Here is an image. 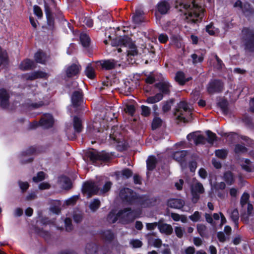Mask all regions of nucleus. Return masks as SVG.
I'll list each match as a JSON object with an SVG mask.
<instances>
[{
    "instance_id": "nucleus-1",
    "label": "nucleus",
    "mask_w": 254,
    "mask_h": 254,
    "mask_svg": "<svg viewBox=\"0 0 254 254\" xmlns=\"http://www.w3.org/2000/svg\"><path fill=\"white\" fill-rule=\"evenodd\" d=\"M176 8L187 22L194 23L203 16V8L195 3V0H176Z\"/></svg>"
},
{
    "instance_id": "nucleus-2",
    "label": "nucleus",
    "mask_w": 254,
    "mask_h": 254,
    "mask_svg": "<svg viewBox=\"0 0 254 254\" xmlns=\"http://www.w3.org/2000/svg\"><path fill=\"white\" fill-rule=\"evenodd\" d=\"M111 44L112 46L120 47L118 48V51L120 53L123 51L121 48H125L127 53V60L129 63H131L132 59L129 61L130 56H134L137 55L138 52L136 46L128 36L117 37L111 41Z\"/></svg>"
},
{
    "instance_id": "nucleus-3",
    "label": "nucleus",
    "mask_w": 254,
    "mask_h": 254,
    "mask_svg": "<svg viewBox=\"0 0 254 254\" xmlns=\"http://www.w3.org/2000/svg\"><path fill=\"white\" fill-rule=\"evenodd\" d=\"M155 86L161 92L155 95L149 97L147 98V101L149 103H155L158 102L163 99V95H169L170 93L172 86L165 79L155 84Z\"/></svg>"
},
{
    "instance_id": "nucleus-4",
    "label": "nucleus",
    "mask_w": 254,
    "mask_h": 254,
    "mask_svg": "<svg viewBox=\"0 0 254 254\" xmlns=\"http://www.w3.org/2000/svg\"><path fill=\"white\" fill-rule=\"evenodd\" d=\"M85 155L93 163H96L98 161L108 162L112 159L111 155L104 150L100 152L92 149V151H87Z\"/></svg>"
},
{
    "instance_id": "nucleus-5",
    "label": "nucleus",
    "mask_w": 254,
    "mask_h": 254,
    "mask_svg": "<svg viewBox=\"0 0 254 254\" xmlns=\"http://www.w3.org/2000/svg\"><path fill=\"white\" fill-rule=\"evenodd\" d=\"M120 197L124 203L128 205L133 204L139 198L132 190L127 188L120 190Z\"/></svg>"
},
{
    "instance_id": "nucleus-6",
    "label": "nucleus",
    "mask_w": 254,
    "mask_h": 254,
    "mask_svg": "<svg viewBox=\"0 0 254 254\" xmlns=\"http://www.w3.org/2000/svg\"><path fill=\"white\" fill-rule=\"evenodd\" d=\"M99 190V184L98 182H86L83 184L82 189V193L86 194L88 197L97 194Z\"/></svg>"
},
{
    "instance_id": "nucleus-7",
    "label": "nucleus",
    "mask_w": 254,
    "mask_h": 254,
    "mask_svg": "<svg viewBox=\"0 0 254 254\" xmlns=\"http://www.w3.org/2000/svg\"><path fill=\"white\" fill-rule=\"evenodd\" d=\"M242 34L246 41V48L251 51H254V30L245 28L242 30Z\"/></svg>"
},
{
    "instance_id": "nucleus-8",
    "label": "nucleus",
    "mask_w": 254,
    "mask_h": 254,
    "mask_svg": "<svg viewBox=\"0 0 254 254\" xmlns=\"http://www.w3.org/2000/svg\"><path fill=\"white\" fill-rule=\"evenodd\" d=\"M190 191L192 195V201L195 203L199 199L200 194L204 192V189L202 184L197 182L191 186Z\"/></svg>"
},
{
    "instance_id": "nucleus-9",
    "label": "nucleus",
    "mask_w": 254,
    "mask_h": 254,
    "mask_svg": "<svg viewBox=\"0 0 254 254\" xmlns=\"http://www.w3.org/2000/svg\"><path fill=\"white\" fill-rule=\"evenodd\" d=\"M95 116V122H110L117 119L118 112H99Z\"/></svg>"
},
{
    "instance_id": "nucleus-10",
    "label": "nucleus",
    "mask_w": 254,
    "mask_h": 254,
    "mask_svg": "<svg viewBox=\"0 0 254 254\" xmlns=\"http://www.w3.org/2000/svg\"><path fill=\"white\" fill-rule=\"evenodd\" d=\"M129 209L124 212L122 216V219H124L127 223L133 222L136 218H138L141 214V211L139 209L132 210L130 207H126Z\"/></svg>"
},
{
    "instance_id": "nucleus-11",
    "label": "nucleus",
    "mask_w": 254,
    "mask_h": 254,
    "mask_svg": "<svg viewBox=\"0 0 254 254\" xmlns=\"http://www.w3.org/2000/svg\"><path fill=\"white\" fill-rule=\"evenodd\" d=\"M71 101L74 107H79V110H85V106L83 105L82 93L81 91H76L73 93Z\"/></svg>"
},
{
    "instance_id": "nucleus-12",
    "label": "nucleus",
    "mask_w": 254,
    "mask_h": 254,
    "mask_svg": "<svg viewBox=\"0 0 254 254\" xmlns=\"http://www.w3.org/2000/svg\"><path fill=\"white\" fill-rule=\"evenodd\" d=\"M159 197L157 196L150 197L149 195H144L140 196L138 200L140 204L144 207H150L155 206Z\"/></svg>"
},
{
    "instance_id": "nucleus-13",
    "label": "nucleus",
    "mask_w": 254,
    "mask_h": 254,
    "mask_svg": "<svg viewBox=\"0 0 254 254\" xmlns=\"http://www.w3.org/2000/svg\"><path fill=\"white\" fill-rule=\"evenodd\" d=\"M189 154L188 150H180L174 152L172 157L176 161L178 162L181 166L186 165L187 156Z\"/></svg>"
},
{
    "instance_id": "nucleus-14",
    "label": "nucleus",
    "mask_w": 254,
    "mask_h": 254,
    "mask_svg": "<svg viewBox=\"0 0 254 254\" xmlns=\"http://www.w3.org/2000/svg\"><path fill=\"white\" fill-rule=\"evenodd\" d=\"M223 84L219 81L214 80L211 81L207 85V91L210 94L221 92L223 89Z\"/></svg>"
},
{
    "instance_id": "nucleus-15",
    "label": "nucleus",
    "mask_w": 254,
    "mask_h": 254,
    "mask_svg": "<svg viewBox=\"0 0 254 254\" xmlns=\"http://www.w3.org/2000/svg\"><path fill=\"white\" fill-rule=\"evenodd\" d=\"M81 70V66L78 63L72 64L67 66L65 69L66 75L70 78L78 75Z\"/></svg>"
},
{
    "instance_id": "nucleus-16",
    "label": "nucleus",
    "mask_w": 254,
    "mask_h": 254,
    "mask_svg": "<svg viewBox=\"0 0 254 254\" xmlns=\"http://www.w3.org/2000/svg\"><path fill=\"white\" fill-rule=\"evenodd\" d=\"M44 116L40 120V126L45 128H49L53 127L54 120L53 116L49 113H46Z\"/></svg>"
},
{
    "instance_id": "nucleus-17",
    "label": "nucleus",
    "mask_w": 254,
    "mask_h": 254,
    "mask_svg": "<svg viewBox=\"0 0 254 254\" xmlns=\"http://www.w3.org/2000/svg\"><path fill=\"white\" fill-rule=\"evenodd\" d=\"M72 125L75 133H81L84 128L83 119L79 116H74L72 119Z\"/></svg>"
},
{
    "instance_id": "nucleus-18",
    "label": "nucleus",
    "mask_w": 254,
    "mask_h": 254,
    "mask_svg": "<svg viewBox=\"0 0 254 254\" xmlns=\"http://www.w3.org/2000/svg\"><path fill=\"white\" fill-rule=\"evenodd\" d=\"M97 63L99 64L102 67L106 70L114 69L118 64L117 61L114 59L100 61Z\"/></svg>"
},
{
    "instance_id": "nucleus-19",
    "label": "nucleus",
    "mask_w": 254,
    "mask_h": 254,
    "mask_svg": "<svg viewBox=\"0 0 254 254\" xmlns=\"http://www.w3.org/2000/svg\"><path fill=\"white\" fill-rule=\"evenodd\" d=\"M9 94L4 89H0V106L3 109L8 105Z\"/></svg>"
},
{
    "instance_id": "nucleus-20",
    "label": "nucleus",
    "mask_w": 254,
    "mask_h": 254,
    "mask_svg": "<svg viewBox=\"0 0 254 254\" xmlns=\"http://www.w3.org/2000/svg\"><path fill=\"white\" fill-rule=\"evenodd\" d=\"M157 10L162 14H166L170 8V4L167 0H161L157 4Z\"/></svg>"
},
{
    "instance_id": "nucleus-21",
    "label": "nucleus",
    "mask_w": 254,
    "mask_h": 254,
    "mask_svg": "<svg viewBox=\"0 0 254 254\" xmlns=\"http://www.w3.org/2000/svg\"><path fill=\"white\" fill-rule=\"evenodd\" d=\"M167 205L172 208L181 209L184 206V202L181 199L172 198L168 200Z\"/></svg>"
},
{
    "instance_id": "nucleus-22",
    "label": "nucleus",
    "mask_w": 254,
    "mask_h": 254,
    "mask_svg": "<svg viewBox=\"0 0 254 254\" xmlns=\"http://www.w3.org/2000/svg\"><path fill=\"white\" fill-rule=\"evenodd\" d=\"M158 229L161 233L165 234L167 235H170L172 234L173 229L172 226L167 223H161L159 221Z\"/></svg>"
},
{
    "instance_id": "nucleus-23",
    "label": "nucleus",
    "mask_w": 254,
    "mask_h": 254,
    "mask_svg": "<svg viewBox=\"0 0 254 254\" xmlns=\"http://www.w3.org/2000/svg\"><path fill=\"white\" fill-rule=\"evenodd\" d=\"M129 209V208H124L123 209H121L116 214L110 212L108 215V219L111 220L112 223H115L119 219H122V216L124 214V212Z\"/></svg>"
},
{
    "instance_id": "nucleus-24",
    "label": "nucleus",
    "mask_w": 254,
    "mask_h": 254,
    "mask_svg": "<svg viewBox=\"0 0 254 254\" xmlns=\"http://www.w3.org/2000/svg\"><path fill=\"white\" fill-rule=\"evenodd\" d=\"M35 67V64L33 61L26 59L23 61L19 64V68L22 70H30Z\"/></svg>"
},
{
    "instance_id": "nucleus-25",
    "label": "nucleus",
    "mask_w": 254,
    "mask_h": 254,
    "mask_svg": "<svg viewBox=\"0 0 254 254\" xmlns=\"http://www.w3.org/2000/svg\"><path fill=\"white\" fill-rule=\"evenodd\" d=\"M100 234L103 239L109 243L112 242L115 238L114 234L111 230L102 231Z\"/></svg>"
},
{
    "instance_id": "nucleus-26",
    "label": "nucleus",
    "mask_w": 254,
    "mask_h": 254,
    "mask_svg": "<svg viewBox=\"0 0 254 254\" xmlns=\"http://www.w3.org/2000/svg\"><path fill=\"white\" fill-rule=\"evenodd\" d=\"M223 178L228 185L231 186L235 183V179L234 175L230 171H227L224 172Z\"/></svg>"
},
{
    "instance_id": "nucleus-27",
    "label": "nucleus",
    "mask_w": 254,
    "mask_h": 254,
    "mask_svg": "<svg viewBox=\"0 0 254 254\" xmlns=\"http://www.w3.org/2000/svg\"><path fill=\"white\" fill-rule=\"evenodd\" d=\"M157 163V159L154 156H150L146 160V167L149 171H153L155 169Z\"/></svg>"
},
{
    "instance_id": "nucleus-28",
    "label": "nucleus",
    "mask_w": 254,
    "mask_h": 254,
    "mask_svg": "<svg viewBox=\"0 0 254 254\" xmlns=\"http://www.w3.org/2000/svg\"><path fill=\"white\" fill-rule=\"evenodd\" d=\"M35 61L41 64H45L48 59L45 53L42 52H37L34 56Z\"/></svg>"
},
{
    "instance_id": "nucleus-29",
    "label": "nucleus",
    "mask_w": 254,
    "mask_h": 254,
    "mask_svg": "<svg viewBox=\"0 0 254 254\" xmlns=\"http://www.w3.org/2000/svg\"><path fill=\"white\" fill-rule=\"evenodd\" d=\"M137 104L134 101H128L125 103L123 105L122 110L124 111H135L138 110Z\"/></svg>"
},
{
    "instance_id": "nucleus-30",
    "label": "nucleus",
    "mask_w": 254,
    "mask_h": 254,
    "mask_svg": "<svg viewBox=\"0 0 254 254\" xmlns=\"http://www.w3.org/2000/svg\"><path fill=\"white\" fill-rule=\"evenodd\" d=\"M47 76V74L43 71H37L30 73L26 77L28 80H34L38 78H45Z\"/></svg>"
},
{
    "instance_id": "nucleus-31",
    "label": "nucleus",
    "mask_w": 254,
    "mask_h": 254,
    "mask_svg": "<svg viewBox=\"0 0 254 254\" xmlns=\"http://www.w3.org/2000/svg\"><path fill=\"white\" fill-rule=\"evenodd\" d=\"M132 19L133 22L135 24H140L143 22V12L141 10H135V14L132 16Z\"/></svg>"
},
{
    "instance_id": "nucleus-32",
    "label": "nucleus",
    "mask_w": 254,
    "mask_h": 254,
    "mask_svg": "<svg viewBox=\"0 0 254 254\" xmlns=\"http://www.w3.org/2000/svg\"><path fill=\"white\" fill-rule=\"evenodd\" d=\"M85 252L86 254H98V248L94 243H88L85 247Z\"/></svg>"
},
{
    "instance_id": "nucleus-33",
    "label": "nucleus",
    "mask_w": 254,
    "mask_h": 254,
    "mask_svg": "<svg viewBox=\"0 0 254 254\" xmlns=\"http://www.w3.org/2000/svg\"><path fill=\"white\" fill-rule=\"evenodd\" d=\"M230 218L231 220L234 222L235 227L238 228L239 213L238 210L237 208L234 209L231 212L230 214Z\"/></svg>"
},
{
    "instance_id": "nucleus-34",
    "label": "nucleus",
    "mask_w": 254,
    "mask_h": 254,
    "mask_svg": "<svg viewBox=\"0 0 254 254\" xmlns=\"http://www.w3.org/2000/svg\"><path fill=\"white\" fill-rule=\"evenodd\" d=\"M101 202L98 198H94L90 203L89 207L93 212H96L100 207Z\"/></svg>"
},
{
    "instance_id": "nucleus-35",
    "label": "nucleus",
    "mask_w": 254,
    "mask_h": 254,
    "mask_svg": "<svg viewBox=\"0 0 254 254\" xmlns=\"http://www.w3.org/2000/svg\"><path fill=\"white\" fill-rule=\"evenodd\" d=\"M217 106L219 109L223 111H227L230 109L229 107V104L227 101L224 99L221 98L217 102Z\"/></svg>"
},
{
    "instance_id": "nucleus-36",
    "label": "nucleus",
    "mask_w": 254,
    "mask_h": 254,
    "mask_svg": "<svg viewBox=\"0 0 254 254\" xmlns=\"http://www.w3.org/2000/svg\"><path fill=\"white\" fill-rule=\"evenodd\" d=\"M80 40L84 47H88L89 46L90 39L88 35L86 33H82L80 34Z\"/></svg>"
},
{
    "instance_id": "nucleus-37",
    "label": "nucleus",
    "mask_w": 254,
    "mask_h": 254,
    "mask_svg": "<svg viewBox=\"0 0 254 254\" xmlns=\"http://www.w3.org/2000/svg\"><path fill=\"white\" fill-rule=\"evenodd\" d=\"M176 80L179 82L180 84H184L187 81L190 80V78H186L185 74L182 71L178 72L175 77Z\"/></svg>"
},
{
    "instance_id": "nucleus-38",
    "label": "nucleus",
    "mask_w": 254,
    "mask_h": 254,
    "mask_svg": "<svg viewBox=\"0 0 254 254\" xmlns=\"http://www.w3.org/2000/svg\"><path fill=\"white\" fill-rule=\"evenodd\" d=\"M36 233L40 236L43 237L45 240H49L51 238L50 233L44 230L43 228H37L35 230Z\"/></svg>"
},
{
    "instance_id": "nucleus-39",
    "label": "nucleus",
    "mask_w": 254,
    "mask_h": 254,
    "mask_svg": "<svg viewBox=\"0 0 254 254\" xmlns=\"http://www.w3.org/2000/svg\"><path fill=\"white\" fill-rule=\"evenodd\" d=\"M86 75L90 79H93L95 76V70L91 64H88L85 70Z\"/></svg>"
},
{
    "instance_id": "nucleus-40",
    "label": "nucleus",
    "mask_w": 254,
    "mask_h": 254,
    "mask_svg": "<svg viewBox=\"0 0 254 254\" xmlns=\"http://www.w3.org/2000/svg\"><path fill=\"white\" fill-rule=\"evenodd\" d=\"M206 133L207 136L206 140L209 143L213 144L215 141L217 140V136L215 133L208 130L206 131Z\"/></svg>"
},
{
    "instance_id": "nucleus-41",
    "label": "nucleus",
    "mask_w": 254,
    "mask_h": 254,
    "mask_svg": "<svg viewBox=\"0 0 254 254\" xmlns=\"http://www.w3.org/2000/svg\"><path fill=\"white\" fill-rule=\"evenodd\" d=\"M197 231L201 237H204L206 235L207 227L202 224H199L196 226Z\"/></svg>"
},
{
    "instance_id": "nucleus-42",
    "label": "nucleus",
    "mask_w": 254,
    "mask_h": 254,
    "mask_svg": "<svg viewBox=\"0 0 254 254\" xmlns=\"http://www.w3.org/2000/svg\"><path fill=\"white\" fill-rule=\"evenodd\" d=\"M247 151V148L243 145L237 144L235 146L234 152L236 154H243L246 153Z\"/></svg>"
},
{
    "instance_id": "nucleus-43",
    "label": "nucleus",
    "mask_w": 254,
    "mask_h": 254,
    "mask_svg": "<svg viewBox=\"0 0 254 254\" xmlns=\"http://www.w3.org/2000/svg\"><path fill=\"white\" fill-rule=\"evenodd\" d=\"M162 121L159 117H155L152 122L151 128L152 130H155L162 126Z\"/></svg>"
},
{
    "instance_id": "nucleus-44",
    "label": "nucleus",
    "mask_w": 254,
    "mask_h": 254,
    "mask_svg": "<svg viewBox=\"0 0 254 254\" xmlns=\"http://www.w3.org/2000/svg\"><path fill=\"white\" fill-rule=\"evenodd\" d=\"M36 151L37 149L35 146H31L29 147L26 150L23 151L21 152V155L23 156L31 155L36 153Z\"/></svg>"
},
{
    "instance_id": "nucleus-45",
    "label": "nucleus",
    "mask_w": 254,
    "mask_h": 254,
    "mask_svg": "<svg viewBox=\"0 0 254 254\" xmlns=\"http://www.w3.org/2000/svg\"><path fill=\"white\" fill-rule=\"evenodd\" d=\"M215 155L219 158L225 159L227 157L228 151L225 149L216 150Z\"/></svg>"
},
{
    "instance_id": "nucleus-46",
    "label": "nucleus",
    "mask_w": 254,
    "mask_h": 254,
    "mask_svg": "<svg viewBox=\"0 0 254 254\" xmlns=\"http://www.w3.org/2000/svg\"><path fill=\"white\" fill-rule=\"evenodd\" d=\"M121 173L122 178L125 179L129 178L133 175L132 171L129 168L124 169Z\"/></svg>"
},
{
    "instance_id": "nucleus-47",
    "label": "nucleus",
    "mask_w": 254,
    "mask_h": 254,
    "mask_svg": "<svg viewBox=\"0 0 254 254\" xmlns=\"http://www.w3.org/2000/svg\"><path fill=\"white\" fill-rule=\"evenodd\" d=\"M244 13L246 15H248L249 13H252L254 12V10L252 8L250 5L248 3H245L242 6L241 8Z\"/></svg>"
},
{
    "instance_id": "nucleus-48",
    "label": "nucleus",
    "mask_w": 254,
    "mask_h": 254,
    "mask_svg": "<svg viewBox=\"0 0 254 254\" xmlns=\"http://www.w3.org/2000/svg\"><path fill=\"white\" fill-rule=\"evenodd\" d=\"M18 184L22 193L26 192L30 186L28 182H22L20 180L18 181Z\"/></svg>"
},
{
    "instance_id": "nucleus-49",
    "label": "nucleus",
    "mask_w": 254,
    "mask_h": 254,
    "mask_svg": "<svg viewBox=\"0 0 254 254\" xmlns=\"http://www.w3.org/2000/svg\"><path fill=\"white\" fill-rule=\"evenodd\" d=\"M194 142L195 145L204 144L205 143L206 138L202 135H198L193 137Z\"/></svg>"
},
{
    "instance_id": "nucleus-50",
    "label": "nucleus",
    "mask_w": 254,
    "mask_h": 254,
    "mask_svg": "<svg viewBox=\"0 0 254 254\" xmlns=\"http://www.w3.org/2000/svg\"><path fill=\"white\" fill-rule=\"evenodd\" d=\"M250 198V195L247 192H244L242 194L241 200H240V204L242 207H244L246 204L248 203V201Z\"/></svg>"
},
{
    "instance_id": "nucleus-51",
    "label": "nucleus",
    "mask_w": 254,
    "mask_h": 254,
    "mask_svg": "<svg viewBox=\"0 0 254 254\" xmlns=\"http://www.w3.org/2000/svg\"><path fill=\"white\" fill-rule=\"evenodd\" d=\"M179 109L177 111H179V110H183L184 111H187L188 110H191L190 105H189L186 101H181L178 104Z\"/></svg>"
},
{
    "instance_id": "nucleus-52",
    "label": "nucleus",
    "mask_w": 254,
    "mask_h": 254,
    "mask_svg": "<svg viewBox=\"0 0 254 254\" xmlns=\"http://www.w3.org/2000/svg\"><path fill=\"white\" fill-rule=\"evenodd\" d=\"M192 59L193 64H196L201 63L203 60V57L201 55H197V54H193L191 55Z\"/></svg>"
},
{
    "instance_id": "nucleus-53",
    "label": "nucleus",
    "mask_w": 254,
    "mask_h": 254,
    "mask_svg": "<svg viewBox=\"0 0 254 254\" xmlns=\"http://www.w3.org/2000/svg\"><path fill=\"white\" fill-rule=\"evenodd\" d=\"M189 218L194 222H198L201 218L200 213L198 211H195L193 214L189 216Z\"/></svg>"
},
{
    "instance_id": "nucleus-54",
    "label": "nucleus",
    "mask_w": 254,
    "mask_h": 254,
    "mask_svg": "<svg viewBox=\"0 0 254 254\" xmlns=\"http://www.w3.org/2000/svg\"><path fill=\"white\" fill-rule=\"evenodd\" d=\"M45 179V173L40 171L38 172L36 175V176H34L33 178V181L34 182L38 183L41 182Z\"/></svg>"
},
{
    "instance_id": "nucleus-55",
    "label": "nucleus",
    "mask_w": 254,
    "mask_h": 254,
    "mask_svg": "<svg viewBox=\"0 0 254 254\" xmlns=\"http://www.w3.org/2000/svg\"><path fill=\"white\" fill-rule=\"evenodd\" d=\"M65 230L67 232H70L73 229L71 220L69 218H66L64 220Z\"/></svg>"
},
{
    "instance_id": "nucleus-56",
    "label": "nucleus",
    "mask_w": 254,
    "mask_h": 254,
    "mask_svg": "<svg viewBox=\"0 0 254 254\" xmlns=\"http://www.w3.org/2000/svg\"><path fill=\"white\" fill-rule=\"evenodd\" d=\"M214 188L216 191L219 190H224L226 188V184L224 182L215 183L214 184Z\"/></svg>"
},
{
    "instance_id": "nucleus-57",
    "label": "nucleus",
    "mask_w": 254,
    "mask_h": 254,
    "mask_svg": "<svg viewBox=\"0 0 254 254\" xmlns=\"http://www.w3.org/2000/svg\"><path fill=\"white\" fill-rule=\"evenodd\" d=\"M130 244L132 245L133 248H141L143 245L142 242L138 239L132 240L130 241Z\"/></svg>"
},
{
    "instance_id": "nucleus-58",
    "label": "nucleus",
    "mask_w": 254,
    "mask_h": 254,
    "mask_svg": "<svg viewBox=\"0 0 254 254\" xmlns=\"http://www.w3.org/2000/svg\"><path fill=\"white\" fill-rule=\"evenodd\" d=\"M33 10L34 14L39 18H41L43 16V12L41 8L38 5H34L33 7Z\"/></svg>"
},
{
    "instance_id": "nucleus-59",
    "label": "nucleus",
    "mask_w": 254,
    "mask_h": 254,
    "mask_svg": "<svg viewBox=\"0 0 254 254\" xmlns=\"http://www.w3.org/2000/svg\"><path fill=\"white\" fill-rule=\"evenodd\" d=\"M7 60V53L0 47V61L1 63H6Z\"/></svg>"
},
{
    "instance_id": "nucleus-60",
    "label": "nucleus",
    "mask_w": 254,
    "mask_h": 254,
    "mask_svg": "<svg viewBox=\"0 0 254 254\" xmlns=\"http://www.w3.org/2000/svg\"><path fill=\"white\" fill-rule=\"evenodd\" d=\"M112 183L110 182H107L103 186L101 191L103 193H106L108 192L111 189Z\"/></svg>"
},
{
    "instance_id": "nucleus-61",
    "label": "nucleus",
    "mask_w": 254,
    "mask_h": 254,
    "mask_svg": "<svg viewBox=\"0 0 254 254\" xmlns=\"http://www.w3.org/2000/svg\"><path fill=\"white\" fill-rule=\"evenodd\" d=\"M175 232L176 236L179 238H181L183 236L184 230L181 227H176L175 228Z\"/></svg>"
},
{
    "instance_id": "nucleus-62",
    "label": "nucleus",
    "mask_w": 254,
    "mask_h": 254,
    "mask_svg": "<svg viewBox=\"0 0 254 254\" xmlns=\"http://www.w3.org/2000/svg\"><path fill=\"white\" fill-rule=\"evenodd\" d=\"M217 237L219 241L221 243H224L226 241V237L224 232L219 231L217 234Z\"/></svg>"
},
{
    "instance_id": "nucleus-63",
    "label": "nucleus",
    "mask_w": 254,
    "mask_h": 254,
    "mask_svg": "<svg viewBox=\"0 0 254 254\" xmlns=\"http://www.w3.org/2000/svg\"><path fill=\"white\" fill-rule=\"evenodd\" d=\"M189 167L191 172H194L197 168V162L196 161H190L189 163Z\"/></svg>"
},
{
    "instance_id": "nucleus-64",
    "label": "nucleus",
    "mask_w": 254,
    "mask_h": 254,
    "mask_svg": "<svg viewBox=\"0 0 254 254\" xmlns=\"http://www.w3.org/2000/svg\"><path fill=\"white\" fill-rule=\"evenodd\" d=\"M58 254H78L76 252L72 250L66 249L62 250Z\"/></svg>"
}]
</instances>
